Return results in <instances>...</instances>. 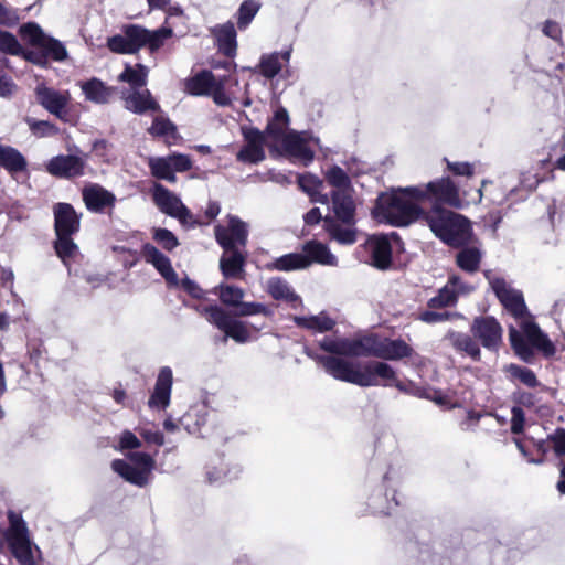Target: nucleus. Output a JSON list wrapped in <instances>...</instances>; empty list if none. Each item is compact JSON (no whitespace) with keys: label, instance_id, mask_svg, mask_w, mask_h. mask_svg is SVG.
I'll use <instances>...</instances> for the list:
<instances>
[{"label":"nucleus","instance_id":"1","mask_svg":"<svg viewBox=\"0 0 565 565\" xmlns=\"http://www.w3.org/2000/svg\"><path fill=\"white\" fill-rule=\"evenodd\" d=\"M319 361L326 372L335 380L362 387L394 386L401 392L425 397L435 401L437 404L445 403V396L439 391L420 388L415 386L413 382L405 383L399 381L396 371L385 362L371 361L360 364L331 355L321 356Z\"/></svg>","mask_w":565,"mask_h":565},{"label":"nucleus","instance_id":"2","mask_svg":"<svg viewBox=\"0 0 565 565\" xmlns=\"http://www.w3.org/2000/svg\"><path fill=\"white\" fill-rule=\"evenodd\" d=\"M321 347L331 353L347 356H375L383 360L397 361L411 358L414 364H422L423 358L415 353L404 340H392L387 337L370 333L355 339H338L323 341Z\"/></svg>","mask_w":565,"mask_h":565},{"label":"nucleus","instance_id":"3","mask_svg":"<svg viewBox=\"0 0 565 565\" xmlns=\"http://www.w3.org/2000/svg\"><path fill=\"white\" fill-rule=\"evenodd\" d=\"M53 248L56 256L70 267L79 254V247L73 236L81 231L82 213H77L71 203L57 202L53 205Z\"/></svg>","mask_w":565,"mask_h":565},{"label":"nucleus","instance_id":"4","mask_svg":"<svg viewBox=\"0 0 565 565\" xmlns=\"http://www.w3.org/2000/svg\"><path fill=\"white\" fill-rule=\"evenodd\" d=\"M405 189L392 193H381L374 207V216L381 223L396 227H405L422 216L426 218L425 212Z\"/></svg>","mask_w":565,"mask_h":565},{"label":"nucleus","instance_id":"5","mask_svg":"<svg viewBox=\"0 0 565 565\" xmlns=\"http://www.w3.org/2000/svg\"><path fill=\"white\" fill-rule=\"evenodd\" d=\"M425 220L435 236L449 247L459 248L472 242L471 222L461 214L437 209L427 212Z\"/></svg>","mask_w":565,"mask_h":565},{"label":"nucleus","instance_id":"6","mask_svg":"<svg viewBox=\"0 0 565 565\" xmlns=\"http://www.w3.org/2000/svg\"><path fill=\"white\" fill-rule=\"evenodd\" d=\"M121 31L122 34L109 36L106 43L108 50L116 54L131 55L138 53L142 47L156 52L172 35V30L169 28L150 31L139 24H126Z\"/></svg>","mask_w":565,"mask_h":565},{"label":"nucleus","instance_id":"7","mask_svg":"<svg viewBox=\"0 0 565 565\" xmlns=\"http://www.w3.org/2000/svg\"><path fill=\"white\" fill-rule=\"evenodd\" d=\"M509 338L515 354L524 362L531 363L535 352L551 358L556 353L554 343L534 320H522L520 330L510 328Z\"/></svg>","mask_w":565,"mask_h":565},{"label":"nucleus","instance_id":"8","mask_svg":"<svg viewBox=\"0 0 565 565\" xmlns=\"http://www.w3.org/2000/svg\"><path fill=\"white\" fill-rule=\"evenodd\" d=\"M405 193L416 201H428L431 203V210L444 209V206L461 209L463 205L459 188L449 177L430 181L424 188L407 186Z\"/></svg>","mask_w":565,"mask_h":565},{"label":"nucleus","instance_id":"9","mask_svg":"<svg viewBox=\"0 0 565 565\" xmlns=\"http://www.w3.org/2000/svg\"><path fill=\"white\" fill-rule=\"evenodd\" d=\"M9 529L4 536L12 555L21 565H35L33 544L21 514L13 511L8 513Z\"/></svg>","mask_w":565,"mask_h":565},{"label":"nucleus","instance_id":"10","mask_svg":"<svg viewBox=\"0 0 565 565\" xmlns=\"http://www.w3.org/2000/svg\"><path fill=\"white\" fill-rule=\"evenodd\" d=\"M128 458L130 462L115 459L111 462L113 470L131 484L145 487L154 469L153 458L146 452H131Z\"/></svg>","mask_w":565,"mask_h":565},{"label":"nucleus","instance_id":"11","mask_svg":"<svg viewBox=\"0 0 565 565\" xmlns=\"http://www.w3.org/2000/svg\"><path fill=\"white\" fill-rule=\"evenodd\" d=\"M34 96L36 103L46 111L63 122H72V97L68 90H57L44 83H40L34 89Z\"/></svg>","mask_w":565,"mask_h":565},{"label":"nucleus","instance_id":"12","mask_svg":"<svg viewBox=\"0 0 565 565\" xmlns=\"http://www.w3.org/2000/svg\"><path fill=\"white\" fill-rule=\"evenodd\" d=\"M227 225L217 224L214 227L215 241L223 250L246 247L248 242L247 224L238 216L228 214Z\"/></svg>","mask_w":565,"mask_h":565},{"label":"nucleus","instance_id":"13","mask_svg":"<svg viewBox=\"0 0 565 565\" xmlns=\"http://www.w3.org/2000/svg\"><path fill=\"white\" fill-rule=\"evenodd\" d=\"M491 287L502 307L513 318H534L527 310L523 292L511 287L504 278L493 279Z\"/></svg>","mask_w":565,"mask_h":565},{"label":"nucleus","instance_id":"14","mask_svg":"<svg viewBox=\"0 0 565 565\" xmlns=\"http://www.w3.org/2000/svg\"><path fill=\"white\" fill-rule=\"evenodd\" d=\"M221 302L228 308L234 309L237 317H248L256 315H266V308L258 302H245L244 290L233 285H220L217 288Z\"/></svg>","mask_w":565,"mask_h":565},{"label":"nucleus","instance_id":"15","mask_svg":"<svg viewBox=\"0 0 565 565\" xmlns=\"http://www.w3.org/2000/svg\"><path fill=\"white\" fill-rule=\"evenodd\" d=\"M245 145L237 152V160L244 163H259L265 158L266 137L258 128H243Z\"/></svg>","mask_w":565,"mask_h":565},{"label":"nucleus","instance_id":"16","mask_svg":"<svg viewBox=\"0 0 565 565\" xmlns=\"http://www.w3.org/2000/svg\"><path fill=\"white\" fill-rule=\"evenodd\" d=\"M82 199L86 209L96 214L111 211L116 204V195L98 183L85 185L82 190Z\"/></svg>","mask_w":565,"mask_h":565},{"label":"nucleus","instance_id":"17","mask_svg":"<svg viewBox=\"0 0 565 565\" xmlns=\"http://www.w3.org/2000/svg\"><path fill=\"white\" fill-rule=\"evenodd\" d=\"M354 189L348 191H331V210L333 218L343 225L356 224V203L353 198Z\"/></svg>","mask_w":565,"mask_h":565},{"label":"nucleus","instance_id":"18","mask_svg":"<svg viewBox=\"0 0 565 565\" xmlns=\"http://www.w3.org/2000/svg\"><path fill=\"white\" fill-rule=\"evenodd\" d=\"M85 167V160L78 156L60 154L50 160L47 171L57 178L73 179L84 175Z\"/></svg>","mask_w":565,"mask_h":565},{"label":"nucleus","instance_id":"19","mask_svg":"<svg viewBox=\"0 0 565 565\" xmlns=\"http://www.w3.org/2000/svg\"><path fill=\"white\" fill-rule=\"evenodd\" d=\"M365 248L371 256V265L380 270H387L392 266V244L388 235L377 234L370 236Z\"/></svg>","mask_w":565,"mask_h":565},{"label":"nucleus","instance_id":"20","mask_svg":"<svg viewBox=\"0 0 565 565\" xmlns=\"http://www.w3.org/2000/svg\"><path fill=\"white\" fill-rule=\"evenodd\" d=\"M143 259L151 264L168 284H177L178 275L174 271L171 260L161 253L154 245L146 243L141 246Z\"/></svg>","mask_w":565,"mask_h":565},{"label":"nucleus","instance_id":"21","mask_svg":"<svg viewBox=\"0 0 565 565\" xmlns=\"http://www.w3.org/2000/svg\"><path fill=\"white\" fill-rule=\"evenodd\" d=\"M172 382V370L169 366H163L157 376L153 393L148 402L149 407L164 409L169 406Z\"/></svg>","mask_w":565,"mask_h":565},{"label":"nucleus","instance_id":"22","mask_svg":"<svg viewBox=\"0 0 565 565\" xmlns=\"http://www.w3.org/2000/svg\"><path fill=\"white\" fill-rule=\"evenodd\" d=\"M284 151L296 159H299L305 166L313 161L315 151L309 147V142L297 131H289L280 141Z\"/></svg>","mask_w":565,"mask_h":565},{"label":"nucleus","instance_id":"23","mask_svg":"<svg viewBox=\"0 0 565 565\" xmlns=\"http://www.w3.org/2000/svg\"><path fill=\"white\" fill-rule=\"evenodd\" d=\"M182 289L192 298L202 300L198 306V311L202 315L209 316V318H231L227 312L217 303L206 302V291H204L195 281L185 277L181 281Z\"/></svg>","mask_w":565,"mask_h":565},{"label":"nucleus","instance_id":"24","mask_svg":"<svg viewBox=\"0 0 565 565\" xmlns=\"http://www.w3.org/2000/svg\"><path fill=\"white\" fill-rule=\"evenodd\" d=\"M471 331L488 350H495L502 341V327L498 320H475Z\"/></svg>","mask_w":565,"mask_h":565},{"label":"nucleus","instance_id":"25","mask_svg":"<svg viewBox=\"0 0 565 565\" xmlns=\"http://www.w3.org/2000/svg\"><path fill=\"white\" fill-rule=\"evenodd\" d=\"M216 328L224 333L222 341L232 338L243 343L256 339L258 328H248L244 320H214Z\"/></svg>","mask_w":565,"mask_h":565},{"label":"nucleus","instance_id":"26","mask_svg":"<svg viewBox=\"0 0 565 565\" xmlns=\"http://www.w3.org/2000/svg\"><path fill=\"white\" fill-rule=\"evenodd\" d=\"M217 51L227 58H233L237 52V33L233 22L218 24L212 30Z\"/></svg>","mask_w":565,"mask_h":565},{"label":"nucleus","instance_id":"27","mask_svg":"<svg viewBox=\"0 0 565 565\" xmlns=\"http://www.w3.org/2000/svg\"><path fill=\"white\" fill-rule=\"evenodd\" d=\"M267 292L275 300L282 301L292 309H297L302 306L300 296L295 292L292 287L284 278H270L267 281Z\"/></svg>","mask_w":565,"mask_h":565},{"label":"nucleus","instance_id":"28","mask_svg":"<svg viewBox=\"0 0 565 565\" xmlns=\"http://www.w3.org/2000/svg\"><path fill=\"white\" fill-rule=\"evenodd\" d=\"M246 255L239 248L224 250L220 259V270L226 279H241L244 274Z\"/></svg>","mask_w":565,"mask_h":565},{"label":"nucleus","instance_id":"29","mask_svg":"<svg viewBox=\"0 0 565 565\" xmlns=\"http://www.w3.org/2000/svg\"><path fill=\"white\" fill-rule=\"evenodd\" d=\"M125 108L134 114H145L147 111H160L159 103L152 97L149 89H138L129 93L125 98Z\"/></svg>","mask_w":565,"mask_h":565},{"label":"nucleus","instance_id":"30","mask_svg":"<svg viewBox=\"0 0 565 565\" xmlns=\"http://www.w3.org/2000/svg\"><path fill=\"white\" fill-rule=\"evenodd\" d=\"M324 231L329 234L331 239L342 245H352L358 239V231L355 225H343L334 220L331 215L323 218Z\"/></svg>","mask_w":565,"mask_h":565},{"label":"nucleus","instance_id":"31","mask_svg":"<svg viewBox=\"0 0 565 565\" xmlns=\"http://www.w3.org/2000/svg\"><path fill=\"white\" fill-rule=\"evenodd\" d=\"M302 255L309 262V266L313 263L324 266H335L337 257L330 252L329 247L316 239L306 242L302 245Z\"/></svg>","mask_w":565,"mask_h":565},{"label":"nucleus","instance_id":"32","mask_svg":"<svg viewBox=\"0 0 565 565\" xmlns=\"http://www.w3.org/2000/svg\"><path fill=\"white\" fill-rule=\"evenodd\" d=\"M445 340L448 341L458 353L465 354L473 361L480 360V348L469 334L452 331L447 333Z\"/></svg>","mask_w":565,"mask_h":565},{"label":"nucleus","instance_id":"33","mask_svg":"<svg viewBox=\"0 0 565 565\" xmlns=\"http://www.w3.org/2000/svg\"><path fill=\"white\" fill-rule=\"evenodd\" d=\"M218 79L211 71L203 70L185 82V90L193 96L211 95Z\"/></svg>","mask_w":565,"mask_h":565},{"label":"nucleus","instance_id":"34","mask_svg":"<svg viewBox=\"0 0 565 565\" xmlns=\"http://www.w3.org/2000/svg\"><path fill=\"white\" fill-rule=\"evenodd\" d=\"M289 125V115L286 108L279 107L274 116L268 120L265 131L266 138L274 140L275 142H280L282 138L287 135L286 129Z\"/></svg>","mask_w":565,"mask_h":565},{"label":"nucleus","instance_id":"35","mask_svg":"<svg viewBox=\"0 0 565 565\" xmlns=\"http://www.w3.org/2000/svg\"><path fill=\"white\" fill-rule=\"evenodd\" d=\"M152 196L159 210L171 217L175 215V212L182 204L181 200L177 195L160 183L154 184Z\"/></svg>","mask_w":565,"mask_h":565},{"label":"nucleus","instance_id":"36","mask_svg":"<svg viewBox=\"0 0 565 565\" xmlns=\"http://www.w3.org/2000/svg\"><path fill=\"white\" fill-rule=\"evenodd\" d=\"M82 92L87 100L96 104L108 103L114 93L113 87H108L100 79L93 77L81 85Z\"/></svg>","mask_w":565,"mask_h":565},{"label":"nucleus","instance_id":"37","mask_svg":"<svg viewBox=\"0 0 565 565\" xmlns=\"http://www.w3.org/2000/svg\"><path fill=\"white\" fill-rule=\"evenodd\" d=\"M148 72V67L143 64L137 63L135 66L126 64L124 71L118 75V81L127 83L131 92L138 90L147 85Z\"/></svg>","mask_w":565,"mask_h":565},{"label":"nucleus","instance_id":"38","mask_svg":"<svg viewBox=\"0 0 565 565\" xmlns=\"http://www.w3.org/2000/svg\"><path fill=\"white\" fill-rule=\"evenodd\" d=\"M456 255V265L463 271L473 274L480 268L482 254L478 247L462 246Z\"/></svg>","mask_w":565,"mask_h":565},{"label":"nucleus","instance_id":"39","mask_svg":"<svg viewBox=\"0 0 565 565\" xmlns=\"http://www.w3.org/2000/svg\"><path fill=\"white\" fill-rule=\"evenodd\" d=\"M309 267V262L301 253H289L266 265L269 270L291 271Z\"/></svg>","mask_w":565,"mask_h":565},{"label":"nucleus","instance_id":"40","mask_svg":"<svg viewBox=\"0 0 565 565\" xmlns=\"http://www.w3.org/2000/svg\"><path fill=\"white\" fill-rule=\"evenodd\" d=\"M0 166L10 173H17L24 171L28 163L15 148L0 145Z\"/></svg>","mask_w":565,"mask_h":565},{"label":"nucleus","instance_id":"41","mask_svg":"<svg viewBox=\"0 0 565 565\" xmlns=\"http://www.w3.org/2000/svg\"><path fill=\"white\" fill-rule=\"evenodd\" d=\"M149 168L152 177H154L158 180H164L170 183L177 182L175 173L172 171V166L169 161V158H154L150 159L149 161Z\"/></svg>","mask_w":565,"mask_h":565},{"label":"nucleus","instance_id":"42","mask_svg":"<svg viewBox=\"0 0 565 565\" xmlns=\"http://www.w3.org/2000/svg\"><path fill=\"white\" fill-rule=\"evenodd\" d=\"M326 181L333 186L332 191L352 190V182L349 174L339 166H332L324 173Z\"/></svg>","mask_w":565,"mask_h":565},{"label":"nucleus","instance_id":"43","mask_svg":"<svg viewBox=\"0 0 565 565\" xmlns=\"http://www.w3.org/2000/svg\"><path fill=\"white\" fill-rule=\"evenodd\" d=\"M148 132L152 137H166L177 139L179 137L177 126L166 117H154Z\"/></svg>","mask_w":565,"mask_h":565},{"label":"nucleus","instance_id":"44","mask_svg":"<svg viewBox=\"0 0 565 565\" xmlns=\"http://www.w3.org/2000/svg\"><path fill=\"white\" fill-rule=\"evenodd\" d=\"M260 4L256 0H245L241 3L237 10V28L245 30L257 12L259 11Z\"/></svg>","mask_w":565,"mask_h":565},{"label":"nucleus","instance_id":"45","mask_svg":"<svg viewBox=\"0 0 565 565\" xmlns=\"http://www.w3.org/2000/svg\"><path fill=\"white\" fill-rule=\"evenodd\" d=\"M39 49H42L46 60L50 57L53 61L62 62L67 57V51L63 43L50 35H46Z\"/></svg>","mask_w":565,"mask_h":565},{"label":"nucleus","instance_id":"46","mask_svg":"<svg viewBox=\"0 0 565 565\" xmlns=\"http://www.w3.org/2000/svg\"><path fill=\"white\" fill-rule=\"evenodd\" d=\"M21 38L29 42L30 45L39 47L46 38L42 28L35 22H26L19 29Z\"/></svg>","mask_w":565,"mask_h":565},{"label":"nucleus","instance_id":"47","mask_svg":"<svg viewBox=\"0 0 565 565\" xmlns=\"http://www.w3.org/2000/svg\"><path fill=\"white\" fill-rule=\"evenodd\" d=\"M457 299L458 292L449 286H444L438 290V294L435 297L429 299L428 307L430 309H441L455 305Z\"/></svg>","mask_w":565,"mask_h":565},{"label":"nucleus","instance_id":"48","mask_svg":"<svg viewBox=\"0 0 565 565\" xmlns=\"http://www.w3.org/2000/svg\"><path fill=\"white\" fill-rule=\"evenodd\" d=\"M281 67L282 65L280 63L278 53L263 55L258 65L259 73L268 79H271L278 75L281 71Z\"/></svg>","mask_w":565,"mask_h":565},{"label":"nucleus","instance_id":"49","mask_svg":"<svg viewBox=\"0 0 565 565\" xmlns=\"http://www.w3.org/2000/svg\"><path fill=\"white\" fill-rule=\"evenodd\" d=\"M0 52L20 56L23 53V47L14 34L9 31L0 30Z\"/></svg>","mask_w":565,"mask_h":565},{"label":"nucleus","instance_id":"50","mask_svg":"<svg viewBox=\"0 0 565 565\" xmlns=\"http://www.w3.org/2000/svg\"><path fill=\"white\" fill-rule=\"evenodd\" d=\"M508 371L514 379H518L521 383H523L527 387H536L539 385V381H537L535 373L527 367L511 364L508 367Z\"/></svg>","mask_w":565,"mask_h":565},{"label":"nucleus","instance_id":"51","mask_svg":"<svg viewBox=\"0 0 565 565\" xmlns=\"http://www.w3.org/2000/svg\"><path fill=\"white\" fill-rule=\"evenodd\" d=\"M298 186L308 195H315L317 190H321L322 180L312 173L298 174L297 177Z\"/></svg>","mask_w":565,"mask_h":565},{"label":"nucleus","instance_id":"52","mask_svg":"<svg viewBox=\"0 0 565 565\" xmlns=\"http://www.w3.org/2000/svg\"><path fill=\"white\" fill-rule=\"evenodd\" d=\"M30 130L39 137L54 136L58 132V127L49 120L28 119Z\"/></svg>","mask_w":565,"mask_h":565},{"label":"nucleus","instance_id":"53","mask_svg":"<svg viewBox=\"0 0 565 565\" xmlns=\"http://www.w3.org/2000/svg\"><path fill=\"white\" fill-rule=\"evenodd\" d=\"M153 239L168 252L173 250L179 245L177 236L167 228H156Z\"/></svg>","mask_w":565,"mask_h":565},{"label":"nucleus","instance_id":"54","mask_svg":"<svg viewBox=\"0 0 565 565\" xmlns=\"http://www.w3.org/2000/svg\"><path fill=\"white\" fill-rule=\"evenodd\" d=\"M169 161L174 172H186L192 169V160L188 154L172 153L169 157Z\"/></svg>","mask_w":565,"mask_h":565},{"label":"nucleus","instance_id":"55","mask_svg":"<svg viewBox=\"0 0 565 565\" xmlns=\"http://www.w3.org/2000/svg\"><path fill=\"white\" fill-rule=\"evenodd\" d=\"M447 169L454 175L471 178L475 174V166L469 162H451L445 159Z\"/></svg>","mask_w":565,"mask_h":565},{"label":"nucleus","instance_id":"56","mask_svg":"<svg viewBox=\"0 0 565 565\" xmlns=\"http://www.w3.org/2000/svg\"><path fill=\"white\" fill-rule=\"evenodd\" d=\"M542 32L556 43L561 45L563 44V31L558 22L546 20L543 24Z\"/></svg>","mask_w":565,"mask_h":565},{"label":"nucleus","instance_id":"57","mask_svg":"<svg viewBox=\"0 0 565 565\" xmlns=\"http://www.w3.org/2000/svg\"><path fill=\"white\" fill-rule=\"evenodd\" d=\"M299 327L318 330L320 332L331 330L335 320H295Z\"/></svg>","mask_w":565,"mask_h":565},{"label":"nucleus","instance_id":"58","mask_svg":"<svg viewBox=\"0 0 565 565\" xmlns=\"http://www.w3.org/2000/svg\"><path fill=\"white\" fill-rule=\"evenodd\" d=\"M19 22L17 11L0 2V25L13 26Z\"/></svg>","mask_w":565,"mask_h":565},{"label":"nucleus","instance_id":"59","mask_svg":"<svg viewBox=\"0 0 565 565\" xmlns=\"http://www.w3.org/2000/svg\"><path fill=\"white\" fill-rule=\"evenodd\" d=\"M511 431L513 434H520L523 431L525 423V414L520 406H513L511 409Z\"/></svg>","mask_w":565,"mask_h":565},{"label":"nucleus","instance_id":"60","mask_svg":"<svg viewBox=\"0 0 565 565\" xmlns=\"http://www.w3.org/2000/svg\"><path fill=\"white\" fill-rule=\"evenodd\" d=\"M557 456H565V429L558 428L550 436Z\"/></svg>","mask_w":565,"mask_h":565},{"label":"nucleus","instance_id":"61","mask_svg":"<svg viewBox=\"0 0 565 565\" xmlns=\"http://www.w3.org/2000/svg\"><path fill=\"white\" fill-rule=\"evenodd\" d=\"M225 78H221L217 81L216 86L213 87L211 94L213 95V99L217 105L226 106L230 104V99L225 95Z\"/></svg>","mask_w":565,"mask_h":565},{"label":"nucleus","instance_id":"62","mask_svg":"<svg viewBox=\"0 0 565 565\" xmlns=\"http://www.w3.org/2000/svg\"><path fill=\"white\" fill-rule=\"evenodd\" d=\"M119 446L121 450L136 449L141 446V443L131 431L125 430L120 436Z\"/></svg>","mask_w":565,"mask_h":565},{"label":"nucleus","instance_id":"63","mask_svg":"<svg viewBox=\"0 0 565 565\" xmlns=\"http://www.w3.org/2000/svg\"><path fill=\"white\" fill-rule=\"evenodd\" d=\"M28 62H31L39 66H44L47 61L45 58V54L43 53L42 49L40 50H29L24 51L21 54Z\"/></svg>","mask_w":565,"mask_h":565},{"label":"nucleus","instance_id":"64","mask_svg":"<svg viewBox=\"0 0 565 565\" xmlns=\"http://www.w3.org/2000/svg\"><path fill=\"white\" fill-rule=\"evenodd\" d=\"M323 218L319 207H312L303 215V222L309 226L319 224Z\"/></svg>","mask_w":565,"mask_h":565}]
</instances>
